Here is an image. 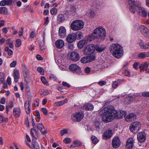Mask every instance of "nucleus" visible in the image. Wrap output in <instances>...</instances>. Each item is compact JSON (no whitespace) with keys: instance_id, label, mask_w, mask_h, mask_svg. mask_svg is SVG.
<instances>
[{"instance_id":"7","label":"nucleus","mask_w":149,"mask_h":149,"mask_svg":"<svg viewBox=\"0 0 149 149\" xmlns=\"http://www.w3.org/2000/svg\"><path fill=\"white\" fill-rule=\"evenodd\" d=\"M83 114L81 112H77L71 116V119L74 122H79L84 117Z\"/></svg>"},{"instance_id":"41","label":"nucleus","mask_w":149,"mask_h":149,"mask_svg":"<svg viewBox=\"0 0 149 149\" xmlns=\"http://www.w3.org/2000/svg\"><path fill=\"white\" fill-rule=\"evenodd\" d=\"M37 70L42 75L44 74V70L43 68L40 67H38L37 69Z\"/></svg>"},{"instance_id":"18","label":"nucleus","mask_w":149,"mask_h":149,"mask_svg":"<svg viewBox=\"0 0 149 149\" xmlns=\"http://www.w3.org/2000/svg\"><path fill=\"white\" fill-rule=\"evenodd\" d=\"M13 114L15 118L19 117L20 115L21 111L19 107H14L13 110Z\"/></svg>"},{"instance_id":"21","label":"nucleus","mask_w":149,"mask_h":149,"mask_svg":"<svg viewBox=\"0 0 149 149\" xmlns=\"http://www.w3.org/2000/svg\"><path fill=\"white\" fill-rule=\"evenodd\" d=\"M13 76L14 78V81L17 83L19 78V73L18 70L15 69L13 71Z\"/></svg>"},{"instance_id":"12","label":"nucleus","mask_w":149,"mask_h":149,"mask_svg":"<svg viewBox=\"0 0 149 149\" xmlns=\"http://www.w3.org/2000/svg\"><path fill=\"white\" fill-rule=\"evenodd\" d=\"M146 134L144 132H141L137 134V138L138 141L141 143L144 142L146 140Z\"/></svg>"},{"instance_id":"55","label":"nucleus","mask_w":149,"mask_h":149,"mask_svg":"<svg viewBox=\"0 0 149 149\" xmlns=\"http://www.w3.org/2000/svg\"><path fill=\"white\" fill-rule=\"evenodd\" d=\"M49 78L51 79L55 80L56 79V77L55 75L53 74H51L49 76Z\"/></svg>"},{"instance_id":"25","label":"nucleus","mask_w":149,"mask_h":149,"mask_svg":"<svg viewBox=\"0 0 149 149\" xmlns=\"http://www.w3.org/2000/svg\"><path fill=\"white\" fill-rule=\"evenodd\" d=\"M36 126L37 128L41 131L43 134H46L47 133V132L46 130L42 131L43 129H44V127L42 124L40 123H38L37 124Z\"/></svg>"},{"instance_id":"22","label":"nucleus","mask_w":149,"mask_h":149,"mask_svg":"<svg viewBox=\"0 0 149 149\" xmlns=\"http://www.w3.org/2000/svg\"><path fill=\"white\" fill-rule=\"evenodd\" d=\"M139 45L141 49H147L149 48V43L144 44L142 40H140Z\"/></svg>"},{"instance_id":"9","label":"nucleus","mask_w":149,"mask_h":149,"mask_svg":"<svg viewBox=\"0 0 149 149\" xmlns=\"http://www.w3.org/2000/svg\"><path fill=\"white\" fill-rule=\"evenodd\" d=\"M120 144V141L118 137H115L112 141V145L113 147L115 148L118 147Z\"/></svg>"},{"instance_id":"48","label":"nucleus","mask_w":149,"mask_h":149,"mask_svg":"<svg viewBox=\"0 0 149 149\" xmlns=\"http://www.w3.org/2000/svg\"><path fill=\"white\" fill-rule=\"evenodd\" d=\"M71 140L69 138H67L64 139L63 141L66 143H69L71 142Z\"/></svg>"},{"instance_id":"26","label":"nucleus","mask_w":149,"mask_h":149,"mask_svg":"<svg viewBox=\"0 0 149 149\" xmlns=\"http://www.w3.org/2000/svg\"><path fill=\"white\" fill-rule=\"evenodd\" d=\"M83 109L86 110H92L93 109V106L90 104H86L83 106Z\"/></svg>"},{"instance_id":"28","label":"nucleus","mask_w":149,"mask_h":149,"mask_svg":"<svg viewBox=\"0 0 149 149\" xmlns=\"http://www.w3.org/2000/svg\"><path fill=\"white\" fill-rule=\"evenodd\" d=\"M96 36L94 33L93 32V33L89 35L87 39V41H91L94 40H98L96 38Z\"/></svg>"},{"instance_id":"58","label":"nucleus","mask_w":149,"mask_h":149,"mask_svg":"<svg viewBox=\"0 0 149 149\" xmlns=\"http://www.w3.org/2000/svg\"><path fill=\"white\" fill-rule=\"evenodd\" d=\"M118 85V82L117 81H115L112 84V87L113 88H116Z\"/></svg>"},{"instance_id":"42","label":"nucleus","mask_w":149,"mask_h":149,"mask_svg":"<svg viewBox=\"0 0 149 149\" xmlns=\"http://www.w3.org/2000/svg\"><path fill=\"white\" fill-rule=\"evenodd\" d=\"M21 40L19 39H17L16 40L15 46L17 47H19L21 45Z\"/></svg>"},{"instance_id":"61","label":"nucleus","mask_w":149,"mask_h":149,"mask_svg":"<svg viewBox=\"0 0 149 149\" xmlns=\"http://www.w3.org/2000/svg\"><path fill=\"white\" fill-rule=\"evenodd\" d=\"M62 85L68 88H70V85L66 82L63 81L62 82Z\"/></svg>"},{"instance_id":"13","label":"nucleus","mask_w":149,"mask_h":149,"mask_svg":"<svg viewBox=\"0 0 149 149\" xmlns=\"http://www.w3.org/2000/svg\"><path fill=\"white\" fill-rule=\"evenodd\" d=\"M58 36L61 38H64L66 36V30L65 28L63 26L60 27L58 30Z\"/></svg>"},{"instance_id":"43","label":"nucleus","mask_w":149,"mask_h":149,"mask_svg":"<svg viewBox=\"0 0 149 149\" xmlns=\"http://www.w3.org/2000/svg\"><path fill=\"white\" fill-rule=\"evenodd\" d=\"M57 10L56 8H52L51 9L50 13L52 15L56 14L57 13Z\"/></svg>"},{"instance_id":"56","label":"nucleus","mask_w":149,"mask_h":149,"mask_svg":"<svg viewBox=\"0 0 149 149\" xmlns=\"http://www.w3.org/2000/svg\"><path fill=\"white\" fill-rule=\"evenodd\" d=\"M41 110L42 111L44 114L45 115H47V111L46 108H42Z\"/></svg>"},{"instance_id":"50","label":"nucleus","mask_w":149,"mask_h":149,"mask_svg":"<svg viewBox=\"0 0 149 149\" xmlns=\"http://www.w3.org/2000/svg\"><path fill=\"white\" fill-rule=\"evenodd\" d=\"M68 133V130L66 129H64L61 131L60 134L61 136H63L64 134Z\"/></svg>"},{"instance_id":"44","label":"nucleus","mask_w":149,"mask_h":149,"mask_svg":"<svg viewBox=\"0 0 149 149\" xmlns=\"http://www.w3.org/2000/svg\"><path fill=\"white\" fill-rule=\"evenodd\" d=\"M95 15V13L93 11H91L88 14V15L91 18L93 17Z\"/></svg>"},{"instance_id":"10","label":"nucleus","mask_w":149,"mask_h":149,"mask_svg":"<svg viewBox=\"0 0 149 149\" xmlns=\"http://www.w3.org/2000/svg\"><path fill=\"white\" fill-rule=\"evenodd\" d=\"M70 58L71 60L77 61L80 58L79 54L76 52H73L70 53Z\"/></svg>"},{"instance_id":"47","label":"nucleus","mask_w":149,"mask_h":149,"mask_svg":"<svg viewBox=\"0 0 149 149\" xmlns=\"http://www.w3.org/2000/svg\"><path fill=\"white\" fill-rule=\"evenodd\" d=\"M135 99L134 97L132 96H128L126 98V100L129 101H131L134 100Z\"/></svg>"},{"instance_id":"64","label":"nucleus","mask_w":149,"mask_h":149,"mask_svg":"<svg viewBox=\"0 0 149 149\" xmlns=\"http://www.w3.org/2000/svg\"><path fill=\"white\" fill-rule=\"evenodd\" d=\"M4 74L3 73L0 72V79L3 81L4 79Z\"/></svg>"},{"instance_id":"60","label":"nucleus","mask_w":149,"mask_h":149,"mask_svg":"<svg viewBox=\"0 0 149 149\" xmlns=\"http://www.w3.org/2000/svg\"><path fill=\"white\" fill-rule=\"evenodd\" d=\"M17 64V62L16 61H14L12 62L10 64V66L12 67H15Z\"/></svg>"},{"instance_id":"3","label":"nucleus","mask_w":149,"mask_h":149,"mask_svg":"<svg viewBox=\"0 0 149 149\" xmlns=\"http://www.w3.org/2000/svg\"><path fill=\"white\" fill-rule=\"evenodd\" d=\"M93 32L98 40H102L106 36L105 29L102 27H99L95 29Z\"/></svg>"},{"instance_id":"34","label":"nucleus","mask_w":149,"mask_h":149,"mask_svg":"<svg viewBox=\"0 0 149 149\" xmlns=\"http://www.w3.org/2000/svg\"><path fill=\"white\" fill-rule=\"evenodd\" d=\"M76 8L75 6H72L70 7V12L71 14L73 15H75L76 13Z\"/></svg>"},{"instance_id":"51","label":"nucleus","mask_w":149,"mask_h":149,"mask_svg":"<svg viewBox=\"0 0 149 149\" xmlns=\"http://www.w3.org/2000/svg\"><path fill=\"white\" fill-rule=\"evenodd\" d=\"M100 123L98 121H96L95 123V125L96 128V130H99V129Z\"/></svg>"},{"instance_id":"24","label":"nucleus","mask_w":149,"mask_h":149,"mask_svg":"<svg viewBox=\"0 0 149 149\" xmlns=\"http://www.w3.org/2000/svg\"><path fill=\"white\" fill-rule=\"evenodd\" d=\"M69 69L73 71H79L80 69L79 66L76 64H73L70 65L69 67Z\"/></svg>"},{"instance_id":"17","label":"nucleus","mask_w":149,"mask_h":149,"mask_svg":"<svg viewBox=\"0 0 149 149\" xmlns=\"http://www.w3.org/2000/svg\"><path fill=\"white\" fill-rule=\"evenodd\" d=\"M76 38V35L74 33L68 35L66 38V40L68 42L72 43L74 42Z\"/></svg>"},{"instance_id":"31","label":"nucleus","mask_w":149,"mask_h":149,"mask_svg":"<svg viewBox=\"0 0 149 149\" xmlns=\"http://www.w3.org/2000/svg\"><path fill=\"white\" fill-rule=\"evenodd\" d=\"M95 49L98 52H101L103 51L105 48V47L99 46L97 45L95 46Z\"/></svg>"},{"instance_id":"37","label":"nucleus","mask_w":149,"mask_h":149,"mask_svg":"<svg viewBox=\"0 0 149 149\" xmlns=\"http://www.w3.org/2000/svg\"><path fill=\"white\" fill-rule=\"evenodd\" d=\"M136 6H130V12L132 14L136 12V8H135Z\"/></svg>"},{"instance_id":"39","label":"nucleus","mask_w":149,"mask_h":149,"mask_svg":"<svg viewBox=\"0 0 149 149\" xmlns=\"http://www.w3.org/2000/svg\"><path fill=\"white\" fill-rule=\"evenodd\" d=\"M32 146L33 147V149H40V147L38 143L36 142H35L34 143H33Z\"/></svg>"},{"instance_id":"52","label":"nucleus","mask_w":149,"mask_h":149,"mask_svg":"<svg viewBox=\"0 0 149 149\" xmlns=\"http://www.w3.org/2000/svg\"><path fill=\"white\" fill-rule=\"evenodd\" d=\"M36 130L33 129H31V133L32 136L33 137H35V134H36Z\"/></svg>"},{"instance_id":"40","label":"nucleus","mask_w":149,"mask_h":149,"mask_svg":"<svg viewBox=\"0 0 149 149\" xmlns=\"http://www.w3.org/2000/svg\"><path fill=\"white\" fill-rule=\"evenodd\" d=\"M137 0H128V3L130 6L135 5L137 1Z\"/></svg>"},{"instance_id":"14","label":"nucleus","mask_w":149,"mask_h":149,"mask_svg":"<svg viewBox=\"0 0 149 149\" xmlns=\"http://www.w3.org/2000/svg\"><path fill=\"white\" fill-rule=\"evenodd\" d=\"M137 7L138 9L137 10V12L138 14L143 17H146L147 16V13L145 9L140 6H138Z\"/></svg>"},{"instance_id":"2","label":"nucleus","mask_w":149,"mask_h":149,"mask_svg":"<svg viewBox=\"0 0 149 149\" xmlns=\"http://www.w3.org/2000/svg\"><path fill=\"white\" fill-rule=\"evenodd\" d=\"M111 53L115 57L119 58L122 56L124 52L121 46L118 43L112 44L109 48Z\"/></svg>"},{"instance_id":"23","label":"nucleus","mask_w":149,"mask_h":149,"mask_svg":"<svg viewBox=\"0 0 149 149\" xmlns=\"http://www.w3.org/2000/svg\"><path fill=\"white\" fill-rule=\"evenodd\" d=\"M87 41L85 40H80L77 43V46L79 49L82 48L85 45L87 44Z\"/></svg>"},{"instance_id":"63","label":"nucleus","mask_w":149,"mask_h":149,"mask_svg":"<svg viewBox=\"0 0 149 149\" xmlns=\"http://www.w3.org/2000/svg\"><path fill=\"white\" fill-rule=\"evenodd\" d=\"M13 0H6V2L7 5L10 6L12 3Z\"/></svg>"},{"instance_id":"8","label":"nucleus","mask_w":149,"mask_h":149,"mask_svg":"<svg viewBox=\"0 0 149 149\" xmlns=\"http://www.w3.org/2000/svg\"><path fill=\"white\" fill-rule=\"evenodd\" d=\"M95 58V56L92 55L88 56H84L81 59V61L82 63H86L91 62L94 60Z\"/></svg>"},{"instance_id":"46","label":"nucleus","mask_w":149,"mask_h":149,"mask_svg":"<svg viewBox=\"0 0 149 149\" xmlns=\"http://www.w3.org/2000/svg\"><path fill=\"white\" fill-rule=\"evenodd\" d=\"M41 80L44 84L47 85L48 84V83L47 82L46 80L44 77L43 76L41 77Z\"/></svg>"},{"instance_id":"32","label":"nucleus","mask_w":149,"mask_h":149,"mask_svg":"<svg viewBox=\"0 0 149 149\" xmlns=\"http://www.w3.org/2000/svg\"><path fill=\"white\" fill-rule=\"evenodd\" d=\"M147 52H143L140 53L138 55L139 58H144L146 57H148Z\"/></svg>"},{"instance_id":"45","label":"nucleus","mask_w":149,"mask_h":149,"mask_svg":"<svg viewBox=\"0 0 149 149\" xmlns=\"http://www.w3.org/2000/svg\"><path fill=\"white\" fill-rule=\"evenodd\" d=\"M76 36H77L79 39H81L83 37V34L81 32H78L77 33Z\"/></svg>"},{"instance_id":"5","label":"nucleus","mask_w":149,"mask_h":149,"mask_svg":"<svg viewBox=\"0 0 149 149\" xmlns=\"http://www.w3.org/2000/svg\"><path fill=\"white\" fill-rule=\"evenodd\" d=\"M141 128V123L139 121H135L132 123L130 126V131L134 133L137 132Z\"/></svg>"},{"instance_id":"19","label":"nucleus","mask_w":149,"mask_h":149,"mask_svg":"<svg viewBox=\"0 0 149 149\" xmlns=\"http://www.w3.org/2000/svg\"><path fill=\"white\" fill-rule=\"evenodd\" d=\"M64 41L61 39L58 40L55 42L56 46L58 49H61L63 48L64 46Z\"/></svg>"},{"instance_id":"62","label":"nucleus","mask_w":149,"mask_h":149,"mask_svg":"<svg viewBox=\"0 0 149 149\" xmlns=\"http://www.w3.org/2000/svg\"><path fill=\"white\" fill-rule=\"evenodd\" d=\"M6 5V0L1 1L0 2V5L1 6H5Z\"/></svg>"},{"instance_id":"53","label":"nucleus","mask_w":149,"mask_h":149,"mask_svg":"<svg viewBox=\"0 0 149 149\" xmlns=\"http://www.w3.org/2000/svg\"><path fill=\"white\" fill-rule=\"evenodd\" d=\"M140 63L138 62H135L133 64V67L134 69L136 70L138 68V66Z\"/></svg>"},{"instance_id":"1","label":"nucleus","mask_w":149,"mask_h":149,"mask_svg":"<svg viewBox=\"0 0 149 149\" xmlns=\"http://www.w3.org/2000/svg\"><path fill=\"white\" fill-rule=\"evenodd\" d=\"M126 114L125 111L120 110L118 111L114 107L110 106L105 107L99 113V115L102 116L103 121L106 123L111 121L115 118L118 119L122 118Z\"/></svg>"},{"instance_id":"35","label":"nucleus","mask_w":149,"mask_h":149,"mask_svg":"<svg viewBox=\"0 0 149 149\" xmlns=\"http://www.w3.org/2000/svg\"><path fill=\"white\" fill-rule=\"evenodd\" d=\"M68 99L66 98L63 100L57 102L56 103V104L58 106H61L63 105L64 103H67L68 102Z\"/></svg>"},{"instance_id":"15","label":"nucleus","mask_w":149,"mask_h":149,"mask_svg":"<svg viewBox=\"0 0 149 149\" xmlns=\"http://www.w3.org/2000/svg\"><path fill=\"white\" fill-rule=\"evenodd\" d=\"M136 116L134 113H130L125 117V120L127 121L130 122L136 120Z\"/></svg>"},{"instance_id":"38","label":"nucleus","mask_w":149,"mask_h":149,"mask_svg":"<svg viewBox=\"0 0 149 149\" xmlns=\"http://www.w3.org/2000/svg\"><path fill=\"white\" fill-rule=\"evenodd\" d=\"M92 142L95 144H96L98 141L97 138L95 136H92L91 137Z\"/></svg>"},{"instance_id":"36","label":"nucleus","mask_w":149,"mask_h":149,"mask_svg":"<svg viewBox=\"0 0 149 149\" xmlns=\"http://www.w3.org/2000/svg\"><path fill=\"white\" fill-rule=\"evenodd\" d=\"M8 121V119L7 118H5L2 116H0V123H1L3 122H4L7 123Z\"/></svg>"},{"instance_id":"54","label":"nucleus","mask_w":149,"mask_h":149,"mask_svg":"<svg viewBox=\"0 0 149 149\" xmlns=\"http://www.w3.org/2000/svg\"><path fill=\"white\" fill-rule=\"evenodd\" d=\"M75 146H80L81 145V143L79 141H76L74 143Z\"/></svg>"},{"instance_id":"4","label":"nucleus","mask_w":149,"mask_h":149,"mask_svg":"<svg viewBox=\"0 0 149 149\" xmlns=\"http://www.w3.org/2000/svg\"><path fill=\"white\" fill-rule=\"evenodd\" d=\"M84 23L81 20H75L73 21L70 25L71 29L73 31H77L82 29Z\"/></svg>"},{"instance_id":"29","label":"nucleus","mask_w":149,"mask_h":149,"mask_svg":"<svg viewBox=\"0 0 149 149\" xmlns=\"http://www.w3.org/2000/svg\"><path fill=\"white\" fill-rule=\"evenodd\" d=\"M24 107L26 113L27 114L30 113V108L29 107V101H27L25 102L24 103Z\"/></svg>"},{"instance_id":"59","label":"nucleus","mask_w":149,"mask_h":149,"mask_svg":"<svg viewBox=\"0 0 149 149\" xmlns=\"http://www.w3.org/2000/svg\"><path fill=\"white\" fill-rule=\"evenodd\" d=\"M123 73L126 76H127L130 75V73L129 71L127 70H125L123 72Z\"/></svg>"},{"instance_id":"49","label":"nucleus","mask_w":149,"mask_h":149,"mask_svg":"<svg viewBox=\"0 0 149 149\" xmlns=\"http://www.w3.org/2000/svg\"><path fill=\"white\" fill-rule=\"evenodd\" d=\"M142 95L145 97H149V92H145L142 93Z\"/></svg>"},{"instance_id":"11","label":"nucleus","mask_w":149,"mask_h":149,"mask_svg":"<svg viewBox=\"0 0 149 149\" xmlns=\"http://www.w3.org/2000/svg\"><path fill=\"white\" fill-rule=\"evenodd\" d=\"M140 28L142 34L144 36L149 38V31L147 28L142 25L140 26Z\"/></svg>"},{"instance_id":"57","label":"nucleus","mask_w":149,"mask_h":149,"mask_svg":"<svg viewBox=\"0 0 149 149\" xmlns=\"http://www.w3.org/2000/svg\"><path fill=\"white\" fill-rule=\"evenodd\" d=\"M90 68L88 67H87L85 69L84 71L87 74H88L90 72Z\"/></svg>"},{"instance_id":"30","label":"nucleus","mask_w":149,"mask_h":149,"mask_svg":"<svg viewBox=\"0 0 149 149\" xmlns=\"http://www.w3.org/2000/svg\"><path fill=\"white\" fill-rule=\"evenodd\" d=\"M149 64L147 62H145L142 63L139 66V68L141 70H144V69L147 68Z\"/></svg>"},{"instance_id":"6","label":"nucleus","mask_w":149,"mask_h":149,"mask_svg":"<svg viewBox=\"0 0 149 149\" xmlns=\"http://www.w3.org/2000/svg\"><path fill=\"white\" fill-rule=\"evenodd\" d=\"M95 49V46L93 44H90L84 48L83 53L86 55L90 54L94 52Z\"/></svg>"},{"instance_id":"27","label":"nucleus","mask_w":149,"mask_h":149,"mask_svg":"<svg viewBox=\"0 0 149 149\" xmlns=\"http://www.w3.org/2000/svg\"><path fill=\"white\" fill-rule=\"evenodd\" d=\"M65 20L64 15L62 14H59L57 17V22L58 23L63 22Z\"/></svg>"},{"instance_id":"33","label":"nucleus","mask_w":149,"mask_h":149,"mask_svg":"<svg viewBox=\"0 0 149 149\" xmlns=\"http://www.w3.org/2000/svg\"><path fill=\"white\" fill-rule=\"evenodd\" d=\"M8 9L6 7L0 8V13L1 14L6 15L7 13Z\"/></svg>"},{"instance_id":"16","label":"nucleus","mask_w":149,"mask_h":149,"mask_svg":"<svg viewBox=\"0 0 149 149\" xmlns=\"http://www.w3.org/2000/svg\"><path fill=\"white\" fill-rule=\"evenodd\" d=\"M112 131L110 130H108L105 131L103 134V138L104 139H107L110 138L112 136Z\"/></svg>"},{"instance_id":"20","label":"nucleus","mask_w":149,"mask_h":149,"mask_svg":"<svg viewBox=\"0 0 149 149\" xmlns=\"http://www.w3.org/2000/svg\"><path fill=\"white\" fill-rule=\"evenodd\" d=\"M134 139L132 138H129L127 140L126 147L128 148H132L134 144Z\"/></svg>"}]
</instances>
